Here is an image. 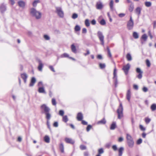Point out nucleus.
Instances as JSON below:
<instances>
[{
  "instance_id": "60",
  "label": "nucleus",
  "mask_w": 156,
  "mask_h": 156,
  "mask_svg": "<svg viewBox=\"0 0 156 156\" xmlns=\"http://www.w3.org/2000/svg\"><path fill=\"white\" fill-rule=\"evenodd\" d=\"M91 23L93 25H94L96 24V21L95 19H93L91 21Z\"/></svg>"
},
{
  "instance_id": "13",
  "label": "nucleus",
  "mask_w": 156,
  "mask_h": 156,
  "mask_svg": "<svg viewBox=\"0 0 156 156\" xmlns=\"http://www.w3.org/2000/svg\"><path fill=\"white\" fill-rule=\"evenodd\" d=\"M64 140L67 143L73 144L75 143V141L70 138L65 137Z\"/></svg>"
},
{
  "instance_id": "14",
  "label": "nucleus",
  "mask_w": 156,
  "mask_h": 156,
  "mask_svg": "<svg viewBox=\"0 0 156 156\" xmlns=\"http://www.w3.org/2000/svg\"><path fill=\"white\" fill-rule=\"evenodd\" d=\"M38 91L40 93H42L45 94H46L44 88L43 86L39 87L38 88Z\"/></svg>"
},
{
  "instance_id": "16",
  "label": "nucleus",
  "mask_w": 156,
  "mask_h": 156,
  "mask_svg": "<svg viewBox=\"0 0 156 156\" xmlns=\"http://www.w3.org/2000/svg\"><path fill=\"white\" fill-rule=\"evenodd\" d=\"M36 81L35 78L34 77H32L31 79L30 83L29 84L30 87H32L34 86V84Z\"/></svg>"
},
{
  "instance_id": "62",
  "label": "nucleus",
  "mask_w": 156,
  "mask_h": 156,
  "mask_svg": "<svg viewBox=\"0 0 156 156\" xmlns=\"http://www.w3.org/2000/svg\"><path fill=\"white\" fill-rule=\"evenodd\" d=\"M87 32V30L85 28H83L82 29V33L83 34H86Z\"/></svg>"
},
{
  "instance_id": "44",
  "label": "nucleus",
  "mask_w": 156,
  "mask_h": 156,
  "mask_svg": "<svg viewBox=\"0 0 156 156\" xmlns=\"http://www.w3.org/2000/svg\"><path fill=\"white\" fill-rule=\"evenodd\" d=\"M151 121V119L149 118L148 117H147L145 118V122L147 124L149 123Z\"/></svg>"
},
{
  "instance_id": "12",
  "label": "nucleus",
  "mask_w": 156,
  "mask_h": 156,
  "mask_svg": "<svg viewBox=\"0 0 156 156\" xmlns=\"http://www.w3.org/2000/svg\"><path fill=\"white\" fill-rule=\"evenodd\" d=\"M36 60L38 62L39 65L38 67V69L39 71H41L42 70V68L43 67V65L41 61L39 58H37Z\"/></svg>"
},
{
  "instance_id": "11",
  "label": "nucleus",
  "mask_w": 156,
  "mask_h": 156,
  "mask_svg": "<svg viewBox=\"0 0 156 156\" xmlns=\"http://www.w3.org/2000/svg\"><path fill=\"white\" fill-rule=\"evenodd\" d=\"M6 10V7L4 3L0 5V11L2 13H3Z\"/></svg>"
},
{
  "instance_id": "19",
  "label": "nucleus",
  "mask_w": 156,
  "mask_h": 156,
  "mask_svg": "<svg viewBox=\"0 0 156 156\" xmlns=\"http://www.w3.org/2000/svg\"><path fill=\"white\" fill-rule=\"evenodd\" d=\"M18 3L19 6L22 8H24L25 5V3L23 1L20 0L18 2Z\"/></svg>"
},
{
  "instance_id": "36",
  "label": "nucleus",
  "mask_w": 156,
  "mask_h": 156,
  "mask_svg": "<svg viewBox=\"0 0 156 156\" xmlns=\"http://www.w3.org/2000/svg\"><path fill=\"white\" fill-rule=\"evenodd\" d=\"M109 5L112 11L113 9V1L112 0H111L110 1Z\"/></svg>"
},
{
  "instance_id": "27",
  "label": "nucleus",
  "mask_w": 156,
  "mask_h": 156,
  "mask_svg": "<svg viewBox=\"0 0 156 156\" xmlns=\"http://www.w3.org/2000/svg\"><path fill=\"white\" fill-rule=\"evenodd\" d=\"M44 141L46 143L50 142V138L48 135H45L44 138Z\"/></svg>"
},
{
  "instance_id": "43",
  "label": "nucleus",
  "mask_w": 156,
  "mask_h": 156,
  "mask_svg": "<svg viewBox=\"0 0 156 156\" xmlns=\"http://www.w3.org/2000/svg\"><path fill=\"white\" fill-rule=\"evenodd\" d=\"M107 52H108V56H109V57L111 58L112 57V54L110 52V50L109 48L108 47H107Z\"/></svg>"
},
{
  "instance_id": "15",
  "label": "nucleus",
  "mask_w": 156,
  "mask_h": 156,
  "mask_svg": "<svg viewBox=\"0 0 156 156\" xmlns=\"http://www.w3.org/2000/svg\"><path fill=\"white\" fill-rule=\"evenodd\" d=\"M76 118L79 121H80L83 119V115L81 112H79L77 113Z\"/></svg>"
},
{
  "instance_id": "30",
  "label": "nucleus",
  "mask_w": 156,
  "mask_h": 156,
  "mask_svg": "<svg viewBox=\"0 0 156 156\" xmlns=\"http://www.w3.org/2000/svg\"><path fill=\"white\" fill-rule=\"evenodd\" d=\"M126 58L128 61H130L132 59L131 56L129 53H128L127 54Z\"/></svg>"
},
{
  "instance_id": "35",
  "label": "nucleus",
  "mask_w": 156,
  "mask_h": 156,
  "mask_svg": "<svg viewBox=\"0 0 156 156\" xmlns=\"http://www.w3.org/2000/svg\"><path fill=\"white\" fill-rule=\"evenodd\" d=\"M62 121L65 122H66L68 121V119L67 115H65L63 117Z\"/></svg>"
},
{
  "instance_id": "24",
  "label": "nucleus",
  "mask_w": 156,
  "mask_h": 156,
  "mask_svg": "<svg viewBox=\"0 0 156 156\" xmlns=\"http://www.w3.org/2000/svg\"><path fill=\"white\" fill-rule=\"evenodd\" d=\"M106 121L105 118H104L101 120L98 121V124H105L106 123Z\"/></svg>"
},
{
  "instance_id": "52",
  "label": "nucleus",
  "mask_w": 156,
  "mask_h": 156,
  "mask_svg": "<svg viewBox=\"0 0 156 156\" xmlns=\"http://www.w3.org/2000/svg\"><path fill=\"white\" fill-rule=\"evenodd\" d=\"M64 113V112L63 110H61L59 111V115L62 116H63Z\"/></svg>"
},
{
  "instance_id": "34",
  "label": "nucleus",
  "mask_w": 156,
  "mask_h": 156,
  "mask_svg": "<svg viewBox=\"0 0 156 156\" xmlns=\"http://www.w3.org/2000/svg\"><path fill=\"white\" fill-rule=\"evenodd\" d=\"M74 30L76 32L80 31V26L78 25H76L75 27Z\"/></svg>"
},
{
  "instance_id": "22",
  "label": "nucleus",
  "mask_w": 156,
  "mask_h": 156,
  "mask_svg": "<svg viewBox=\"0 0 156 156\" xmlns=\"http://www.w3.org/2000/svg\"><path fill=\"white\" fill-rule=\"evenodd\" d=\"M21 77L23 79L24 82L26 83L27 81V76L26 73H23L21 74Z\"/></svg>"
},
{
  "instance_id": "3",
  "label": "nucleus",
  "mask_w": 156,
  "mask_h": 156,
  "mask_svg": "<svg viewBox=\"0 0 156 156\" xmlns=\"http://www.w3.org/2000/svg\"><path fill=\"white\" fill-rule=\"evenodd\" d=\"M126 139L127 144L130 148L133 147L134 144V142L131 136L129 134H126Z\"/></svg>"
},
{
  "instance_id": "42",
  "label": "nucleus",
  "mask_w": 156,
  "mask_h": 156,
  "mask_svg": "<svg viewBox=\"0 0 156 156\" xmlns=\"http://www.w3.org/2000/svg\"><path fill=\"white\" fill-rule=\"evenodd\" d=\"M104 152L103 149L102 148H100L98 150V154L101 155Z\"/></svg>"
},
{
  "instance_id": "46",
  "label": "nucleus",
  "mask_w": 156,
  "mask_h": 156,
  "mask_svg": "<svg viewBox=\"0 0 156 156\" xmlns=\"http://www.w3.org/2000/svg\"><path fill=\"white\" fill-rule=\"evenodd\" d=\"M92 126L90 125H88L86 127V130L88 132H89L90 129L92 128Z\"/></svg>"
},
{
  "instance_id": "10",
  "label": "nucleus",
  "mask_w": 156,
  "mask_h": 156,
  "mask_svg": "<svg viewBox=\"0 0 156 156\" xmlns=\"http://www.w3.org/2000/svg\"><path fill=\"white\" fill-rule=\"evenodd\" d=\"M136 72L138 74L136 76L139 79H141L142 77L143 72L140 68L138 67L136 68Z\"/></svg>"
},
{
  "instance_id": "51",
  "label": "nucleus",
  "mask_w": 156,
  "mask_h": 156,
  "mask_svg": "<svg viewBox=\"0 0 156 156\" xmlns=\"http://www.w3.org/2000/svg\"><path fill=\"white\" fill-rule=\"evenodd\" d=\"M51 102L52 105H55L56 104V100L54 98H52Z\"/></svg>"
},
{
  "instance_id": "28",
  "label": "nucleus",
  "mask_w": 156,
  "mask_h": 156,
  "mask_svg": "<svg viewBox=\"0 0 156 156\" xmlns=\"http://www.w3.org/2000/svg\"><path fill=\"white\" fill-rule=\"evenodd\" d=\"M147 38V36L146 34H143L141 37V40H143L144 41H146Z\"/></svg>"
},
{
  "instance_id": "25",
  "label": "nucleus",
  "mask_w": 156,
  "mask_h": 156,
  "mask_svg": "<svg viewBox=\"0 0 156 156\" xmlns=\"http://www.w3.org/2000/svg\"><path fill=\"white\" fill-rule=\"evenodd\" d=\"M124 150V148L122 147H120L118 149V152H119V156H122L123 151Z\"/></svg>"
},
{
  "instance_id": "31",
  "label": "nucleus",
  "mask_w": 156,
  "mask_h": 156,
  "mask_svg": "<svg viewBox=\"0 0 156 156\" xmlns=\"http://www.w3.org/2000/svg\"><path fill=\"white\" fill-rule=\"evenodd\" d=\"M151 109L152 111H154L156 109V104H153L151 106Z\"/></svg>"
},
{
  "instance_id": "54",
  "label": "nucleus",
  "mask_w": 156,
  "mask_h": 156,
  "mask_svg": "<svg viewBox=\"0 0 156 156\" xmlns=\"http://www.w3.org/2000/svg\"><path fill=\"white\" fill-rule=\"evenodd\" d=\"M97 59L99 60H101L103 59V57L102 55L101 54H98L97 55Z\"/></svg>"
},
{
  "instance_id": "1",
  "label": "nucleus",
  "mask_w": 156,
  "mask_h": 156,
  "mask_svg": "<svg viewBox=\"0 0 156 156\" xmlns=\"http://www.w3.org/2000/svg\"><path fill=\"white\" fill-rule=\"evenodd\" d=\"M40 108L41 113L44 114L46 115V118L47 120H49L51 117L50 113V109L46 104H43L41 105Z\"/></svg>"
},
{
  "instance_id": "5",
  "label": "nucleus",
  "mask_w": 156,
  "mask_h": 156,
  "mask_svg": "<svg viewBox=\"0 0 156 156\" xmlns=\"http://www.w3.org/2000/svg\"><path fill=\"white\" fill-rule=\"evenodd\" d=\"M55 12L58 16L61 18H63L64 16V13L61 7H55Z\"/></svg>"
},
{
  "instance_id": "53",
  "label": "nucleus",
  "mask_w": 156,
  "mask_h": 156,
  "mask_svg": "<svg viewBox=\"0 0 156 156\" xmlns=\"http://www.w3.org/2000/svg\"><path fill=\"white\" fill-rule=\"evenodd\" d=\"M139 128L140 130L143 131H144L146 130L145 128L142 125H140L139 126Z\"/></svg>"
},
{
  "instance_id": "37",
  "label": "nucleus",
  "mask_w": 156,
  "mask_h": 156,
  "mask_svg": "<svg viewBox=\"0 0 156 156\" xmlns=\"http://www.w3.org/2000/svg\"><path fill=\"white\" fill-rule=\"evenodd\" d=\"M99 66L100 69H102L105 68L106 67V65L105 63H99Z\"/></svg>"
},
{
  "instance_id": "48",
  "label": "nucleus",
  "mask_w": 156,
  "mask_h": 156,
  "mask_svg": "<svg viewBox=\"0 0 156 156\" xmlns=\"http://www.w3.org/2000/svg\"><path fill=\"white\" fill-rule=\"evenodd\" d=\"M78 15L76 13H73L72 16V18L73 19H75L78 17Z\"/></svg>"
},
{
  "instance_id": "50",
  "label": "nucleus",
  "mask_w": 156,
  "mask_h": 156,
  "mask_svg": "<svg viewBox=\"0 0 156 156\" xmlns=\"http://www.w3.org/2000/svg\"><path fill=\"white\" fill-rule=\"evenodd\" d=\"M80 149L82 150H85L86 149V147L83 145H80Z\"/></svg>"
},
{
  "instance_id": "29",
  "label": "nucleus",
  "mask_w": 156,
  "mask_h": 156,
  "mask_svg": "<svg viewBox=\"0 0 156 156\" xmlns=\"http://www.w3.org/2000/svg\"><path fill=\"white\" fill-rule=\"evenodd\" d=\"M40 2L39 0H34L32 3V5L33 6L36 7L37 3H39Z\"/></svg>"
},
{
  "instance_id": "26",
  "label": "nucleus",
  "mask_w": 156,
  "mask_h": 156,
  "mask_svg": "<svg viewBox=\"0 0 156 156\" xmlns=\"http://www.w3.org/2000/svg\"><path fill=\"white\" fill-rule=\"evenodd\" d=\"M59 148L61 152L63 153L64 152V147L63 144L62 143H61L59 146Z\"/></svg>"
},
{
  "instance_id": "45",
  "label": "nucleus",
  "mask_w": 156,
  "mask_h": 156,
  "mask_svg": "<svg viewBox=\"0 0 156 156\" xmlns=\"http://www.w3.org/2000/svg\"><path fill=\"white\" fill-rule=\"evenodd\" d=\"M44 39L46 40H49L50 39L49 36L47 34H44L43 36Z\"/></svg>"
},
{
  "instance_id": "6",
  "label": "nucleus",
  "mask_w": 156,
  "mask_h": 156,
  "mask_svg": "<svg viewBox=\"0 0 156 156\" xmlns=\"http://www.w3.org/2000/svg\"><path fill=\"white\" fill-rule=\"evenodd\" d=\"M134 22L132 19L131 16L130 17V19L128 21L127 24V27L128 29L130 30H132L133 27Z\"/></svg>"
},
{
  "instance_id": "32",
  "label": "nucleus",
  "mask_w": 156,
  "mask_h": 156,
  "mask_svg": "<svg viewBox=\"0 0 156 156\" xmlns=\"http://www.w3.org/2000/svg\"><path fill=\"white\" fill-rule=\"evenodd\" d=\"M133 36L135 39H137L139 37V35L136 32H134L133 33Z\"/></svg>"
},
{
  "instance_id": "39",
  "label": "nucleus",
  "mask_w": 156,
  "mask_h": 156,
  "mask_svg": "<svg viewBox=\"0 0 156 156\" xmlns=\"http://www.w3.org/2000/svg\"><path fill=\"white\" fill-rule=\"evenodd\" d=\"M102 25H104L106 24V22L105 20L103 19H101L99 22Z\"/></svg>"
},
{
  "instance_id": "49",
  "label": "nucleus",
  "mask_w": 156,
  "mask_h": 156,
  "mask_svg": "<svg viewBox=\"0 0 156 156\" xmlns=\"http://www.w3.org/2000/svg\"><path fill=\"white\" fill-rule=\"evenodd\" d=\"M142 142V139L140 138L138 139L136 141V144L138 145L140 144Z\"/></svg>"
},
{
  "instance_id": "2",
  "label": "nucleus",
  "mask_w": 156,
  "mask_h": 156,
  "mask_svg": "<svg viewBox=\"0 0 156 156\" xmlns=\"http://www.w3.org/2000/svg\"><path fill=\"white\" fill-rule=\"evenodd\" d=\"M30 13L33 17H35L36 19H39L41 16V12L37 11L35 9L32 8L30 9Z\"/></svg>"
},
{
  "instance_id": "56",
  "label": "nucleus",
  "mask_w": 156,
  "mask_h": 156,
  "mask_svg": "<svg viewBox=\"0 0 156 156\" xmlns=\"http://www.w3.org/2000/svg\"><path fill=\"white\" fill-rule=\"evenodd\" d=\"M81 121V123L84 125H87L88 123L87 122L84 120H83V119Z\"/></svg>"
},
{
  "instance_id": "8",
  "label": "nucleus",
  "mask_w": 156,
  "mask_h": 156,
  "mask_svg": "<svg viewBox=\"0 0 156 156\" xmlns=\"http://www.w3.org/2000/svg\"><path fill=\"white\" fill-rule=\"evenodd\" d=\"M113 80L115 87H116L117 86L118 82L117 76V75L116 69V68H115L114 70Z\"/></svg>"
},
{
  "instance_id": "55",
  "label": "nucleus",
  "mask_w": 156,
  "mask_h": 156,
  "mask_svg": "<svg viewBox=\"0 0 156 156\" xmlns=\"http://www.w3.org/2000/svg\"><path fill=\"white\" fill-rule=\"evenodd\" d=\"M112 148L114 151H116L118 150L117 146L116 145H113L112 147Z\"/></svg>"
},
{
  "instance_id": "17",
  "label": "nucleus",
  "mask_w": 156,
  "mask_h": 156,
  "mask_svg": "<svg viewBox=\"0 0 156 156\" xmlns=\"http://www.w3.org/2000/svg\"><path fill=\"white\" fill-rule=\"evenodd\" d=\"M103 5L101 2H97L96 4V8L98 9H101L103 7Z\"/></svg>"
},
{
  "instance_id": "18",
  "label": "nucleus",
  "mask_w": 156,
  "mask_h": 156,
  "mask_svg": "<svg viewBox=\"0 0 156 156\" xmlns=\"http://www.w3.org/2000/svg\"><path fill=\"white\" fill-rule=\"evenodd\" d=\"M117 127L116 122H113L110 126V129L111 130H114Z\"/></svg>"
},
{
  "instance_id": "47",
  "label": "nucleus",
  "mask_w": 156,
  "mask_h": 156,
  "mask_svg": "<svg viewBox=\"0 0 156 156\" xmlns=\"http://www.w3.org/2000/svg\"><path fill=\"white\" fill-rule=\"evenodd\" d=\"M146 63L147 66L149 67L151 66V63L150 61L148 59H147L146 60Z\"/></svg>"
},
{
  "instance_id": "64",
  "label": "nucleus",
  "mask_w": 156,
  "mask_h": 156,
  "mask_svg": "<svg viewBox=\"0 0 156 156\" xmlns=\"http://www.w3.org/2000/svg\"><path fill=\"white\" fill-rule=\"evenodd\" d=\"M125 14L123 13H120L118 15L120 17H122L125 16Z\"/></svg>"
},
{
  "instance_id": "7",
  "label": "nucleus",
  "mask_w": 156,
  "mask_h": 156,
  "mask_svg": "<svg viewBox=\"0 0 156 156\" xmlns=\"http://www.w3.org/2000/svg\"><path fill=\"white\" fill-rule=\"evenodd\" d=\"M97 36L101 41V44L102 45H104V37L101 31H98L97 32Z\"/></svg>"
},
{
  "instance_id": "33",
  "label": "nucleus",
  "mask_w": 156,
  "mask_h": 156,
  "mask_svg": "<svg viewBox=\"0 0 156 156\" xmlns=\"http://www.w3.org/2000/svg\"><path fill=\"white\" fill-rule=\"evenodd\" d=\"M60 58H69V55L66 53H64L63 54H62L60 56Z\"/></svg>"
},
{
  "instance_id": "57",
  "label": "nucleus",
  "mask_w": 156,
  "mask_h": 156,
  "mask_svg": "<svg viewBox=\"0 0 156 156\" xmlns=\"http://www.w3.org/2000/svg\"><path fill=\"white\" fill-rule=\"evenodd\" d=\"M142 90L144 92H146L148 91V89L146 87H144L142 88Z\"/></svg>"
},
{
  "instance_id": "40",
  "label": "nucleus",
  "mask_w": 156,
  "mask_h": 156,
  "mask_svg": "<svg viewBox=\"0 0 156 156\" xmlns=\"http://www.w3.org/2000/svg\"><path fill=\"white\" fill-rule=\"evenodd\" d=\"M145 5L147 7H150L151 5V3L150 2H146Z\"/></svg>"
},
{
  "instance_id": "59",
  "label": "nucleus",
  "mask_w": 156,
  "mask_h": 156,
  "mask_svg": "<svg viewBox=\"0 0 156 156\" xmlns=\"http://www.w3.org/2000/svg\"><path fill=\"white\" fill-rule=\"evenodd\" d=\"M49 68L50 69V70L52 71V72H55V70L54 68L53 67V66H50L49 67Z\"/></svg>"
},
{
  "instance_id": "21",
  "label": "nucleus",
  "mask_w": 156,
  "mask_h": 156,
  "mask_svg": "<svg viewBox=\"0 0 156 156\" xmlns=\"http://www.w3.org/2000/svg\"><path fill=\"white\" fill-rule=\"evenodd\" d=\"M141 8L139 7H137L135 9V12L138 16H139L141 14Z\"/></svg>"
},
{
  "instance_id": "61",
  "label": "nucleus",
  "mask_w": 156,
  "mask_h": 156,
  "mask_svg": "<svg viewBox=\"0 0 156 156\" xmlns=\"http://www.w3.org/2000/svg\"><path fill=\"white\" fill-rule=\"evenodd\" d=\"M47 125L48 126V128L49 129L51 130V128L50 127V123L48 121H47Z\"/></svg>"
},
{
  "instance_id": "4",
  "label": "nucleus",
  "mask_w": 156,
  "mask_h": 156,
  "mask_svg": "<svg viewBox=\"0 0 156 156\" xmlns=\"http://www.w3.org/2000/svg\"><path fill=\"white\" fill-rule=\"evenodd\" d=\"M123 108L122 103H120L117 112L118 114V118L119 119H121L123 116Z\"/></svg>"
},
{
  "instance_id": "63",
  "label": "nucleus",
  "mask_w": 156,
  "mask_h": 156,
  "mask_svg": "<svg viewBox=\"0 0 156 156\" xmlns=\"http://www.w3.org/2000/svg\"><path fill=\"white\" fill-rule=\"evenodd\" d=\"M43 86V82L42 81H39L38 84H37V86L39 87H41V86Z\"/></svg>"
},
{
  "instance_id": "9",
  "label": "nucleus",
  "mask_w": 156,
  "mask_h": 156,
  "mask_svg": "<svg viewBox=\"0 0 156 156\" xmlns=\"http://www.w3.org/2000/svg\"><path fill=\"white\" fill-rule=\"evenodd\" d=\"M130 67V65L129 63H127L126 65L123 66L122 69L123 70L126 75L128 74Z\"/></svg>"
},
{
  "instance_id": "20",
  "label": "nucleus",
  "mask_w": 156,
  "mask_h": 156,
  "mask_svg": "<svg viewBox=\"0 0 156 156\" xmlns=\"http://www.w3.org/2000/svg\"><path fill=\"white\" fill-rule=\"evenodd\" d=\"M131 97V91L130 90V89H128L126 93V98L127 100L128 101H130Z\"/></svg>"
},
{
  "instance_id": "38",
  "label": "nucleus",
  "mask_w": 156,
  "mask_h": 156,
  "mask_svg": "<svg viewBox=\"0 0 156 156\" xmlns=\"http://www.w3.org/2000/svg\"><path fill=\"white\" fill-rule=\"evenodd\" d=\"M85 24L86 26L87 27H88L90 26V23L88 19H87L85 20Z\"/></svg>"
},
{
  "instance_id": "58",
  "label": "nucleus",
  "mask_w": 156,
  "mask_h": 156,
  "mask_svg": "<svg viewBox=\"0 0 156 156\" xmlns=\"http://www.w3.org/2000/svg\"><path fill=\"white\" fill-rule=\"evenodd\" d=\"M53 126L55 127H57L58 126V123L57 122H55L53 124Z\"/></svg>"
},
{
  "instance_id": "23",
  "label": "nucleus",
  "mask_w": 156,
  "mask_h": 156,
  "mask_svg": "<svg viewBox=\"0 0 156 156\" xmlns=\"http://www.w3.org/2000/svg\"><path fill=\"white\" fill-rule=\"evenodd\" d=\"M71 50L74 53H76V49L74 44H73L71 45Z\"/></svg>"
},
{
  "instance_id": "41",
  "label": "nucleus",
  "mask_w": 156,
  "mask_h": 156,
  "mask_svg": "<svg viewBox=\"0 0 156 156\" xmlns=\"http://www.w3.org/2000/svg\"><path fill=\"white\" fill-rule=\"evenodd\" d=\"M134 9V5L133 4H131L129 7V10L130 12H132Z\"/></svg>"
}]
</instances>
